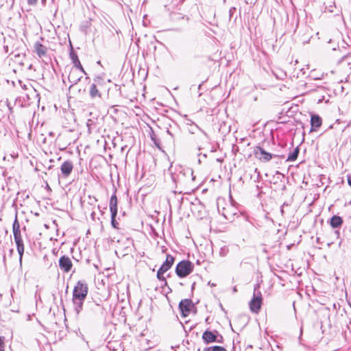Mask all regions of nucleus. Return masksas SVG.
Here are the masks:
<instances>
[{"instance_id": "28", "label": "nucleus", "mask_w": 351, "mask_h": 351, "mask_svg": "<svg viewBox=\"0 0 351 351\" xmlns=\"http://www.w3.org/2000/svg\"><path fill=\"white\" fill-rule=\"evenodd\" d=\"M4 341L5 337H0V351H4Z\"/></svg>"}, {"instance_id": "31", "label": "nucleus", "mask_w": 351, "mask_h": 351, "mask_svg": "<svg viewBox=\"0 0 351 351\" xmlns=\"http://www.w3.org/2000/svg\"><path fill=\"white\" fill-rule=\"evenodd\" d=\"M174 16H176V19H184L183 16H181L180 14H174Z\"/></svg>"}, {"instance_id": "15", "label": "nucleus", "mask_w": 351, "mask_h": 351, "mask_svg": "<svg viewBox=\"0 0 351 351\" xmlns=\"http://www.w3.org/2000/svg\"><path fill=\"white\" fill-rule=\"evenodd\" d=\"M343 222V219L337 215H333L328 221L330 226L334 229L340 228Z\"/></svg>"}, {"instance_id": "8", "label": "nucleus", "mask_w": 351, "mask_h": 351, "mask_svg": "<svg viewBox=\"0 0 351 351\" xmlns=\"http://www.w3.org/2000/svg\"><path fill=\"white\" fill-rule=\"evenodd\" d=\"M254 154L257 159L264 162L269 161L273 157L272 154L266 152L260 146H256L254 147Z\"/></svg>"}, {"instance_id": "4", "label": "nucleus", "mask_w": 351, "mask_h": 351, "mask_svg": "<svg viewBox=\"0 0 351 351\" xmlns=\"http://www.w3.org/2000/svg\"><path fill=\"white\" fill-rule=\"evenodd\" d=\"M116 189L114 194L111 196L110 199V211L111 213V225L115 229H119V223L116 220L117 215V197L116 195Z\"/></svg>"}, {"instance_id": "12", "label": "nucleus", "mask_w": 351, "mask_h": 351, "mask_svg": "<svg viewBox=\"0 0 351 351\" xmlns=\"http://www.w3.org/2000/svg\"><path fill=\"white\" fill-rule=\"evenodd\" d=\"M174 261H175V258L172 255L167 254L165 262L160 266V269H162V271L167 272L173 266Z\"/></svg>"}, {"instance_id": "25", "label": "nucleus", "mask_w": 351, "mask_h": 351, "mask_svg": "<svg viewBox=\"0 0 351 351\" xmlns=\"http://www.w3.org/2000/svg\"><path fill=\"white\" fill-rule=\"evenodd\" d=\"M14 241L16 243L17 250H20V247H24V244H23V241L22 239L14 240Z\"/></svg>"}, {"instance_id": "13", "label": "nucleus", "mask_w": 351, "mask_h": 351, "mask_svg": "<svg viewBox=\"0 0 351 351\" xmlns=\"http://www.w3.org/2000/svg\"><path fill=\"white\" fill-rule=\"evenodd\" d=\"M322 123V119L317 114H313L311 115V131H315L317 130Z\"/></svg>"}, {"instance_id": "16", "label": "nucleus", "mask_w": 351, "mask_h": 351, "mask_svg": "<svg viewBox=\"0 0 351 351\" xmlns=\"http://www.w3.org/2000/svg\"><path fill=\"white\" fill-rule=\"evenodd\" d=\"M73 306L77 314H79L82 310V306L85 299H81L78 298H72Z\"/></svg>"}, {"instance_id": "38", "label": "nucleus", "mask_w": 351, "mask_h": 351, "mask_svg": "<svg viewBox=\"0 0 351 351\" xmlns=\"http://www.w3.org/2000/svg\"><path fill=\"white\" fill-rule=\"evenodd\" d=\"M93 200H94L95 202H97V199L95 197H93Z\"/></svg>"}, {"instance_id": "24", "label": "nucleus", "mask_w": 351, "mask_h": 351, "mask_svg": "<svg viewBox=\"0 0 351 351\" xmlns=\"http://www.w3.org/2000/svg\"><path fill=\"white\" fill-rule=\"evenodd\" d=\"M12 229H13V231H15L16 230H20V224H19L16 217L15 218V220L13 223Z\"/></svg>"}, {"instance_id": "20", "label": "nucleus", "mask_w": 351, "mask_h": 351, "mask_svg": "<svg viewBox=\"0 0 351 351\" xmlns=\"http://www.w3.org/2000/svg\"><path fill=\"white\" fill-rule=\"evenodd\" d=\"M165 273V271H162V269H160L159 268L157 271L156 277L158 280H160V282H163L165 285H167V280H166L165 277L163 276V274Z\"/></svg>"}, {"instance_id": "35", "label": "nucleus", "mask_w": 351, "mask_h": 351, "mask_svg": "<svg viewBox=\"0 0 351 351\" xmlns=\"http://www.w3.org/2000/svg\"><path fill=\"white\" fill-rule=\"evenodd\" d=\"M280 213H281V214H282V215H283V214H284V210H283L282 206V207H281V208H280Z\"/></svg>"}, {"instance_id": "34", "label": "nucleus", "mask_w": 351, "mask_h": 351, "mask_svg": "<svg viewBox=\"0 0 351 351\" xmlns=\"http://www.w3.org/2000/svg\"><path fill=\"white\" fill-rule=\"evenodd\" d=\"M234 10H235L234 8H232L230 9V15H232V11H234Z\"/></svg>"}, {"instance_id": "40", "label": "nucleus", "mask_w": 351, "mask_h": 351, "mask_svg": "<svg viewBox=\"0 0 351 351\" xmlns=\"http://www.w3.org/2000/svg\"><path fill=\"white\" fill-rule=\"evenodd\" d=\"M94 215H95V213H93L91 214L92 217H94Z\"/></svg>"}, {"instance_id": "10", "label": "nucleus", "mask_w": 351, "mask_h": 351, "mask_svg": "<svg viewBox=\"0 0 351 351\" xmlns=\"http://www.w3.org/2000/svg\"><path fill=\"white\" fill-rule=\"evenodd\" d=\"M192 306V301L190 299H184L180 301L179 304V308L183 317H187Z\"/></svg>"}, {"instance_id": "3", "label": "nucleus", "mask_w": 351, "mask_h": 351, "mask_svg": "<svg viewBox=\"0 0 351 351\" xmlns=\"http://www.w3.org/2000/svg\"><path fill=\"white\" fill-rule=\"evenodd\" d=\"M83 74H86L83 68L72 67L68 75V81L70 83L69 89L82 78Z\"/></svg>"}, {"instance_id": "14", "label": "nucleus", "mask_w": 351, "mask_h": 351, "mask_svg": "<svg viewBox=\"0 0 351 351\" xmlns=\"http://www.w3.org/2000/svg\"><path fill=\"white\" fill-rule=\"evenodd\" d=\"M34 47L35 52L39 58H43L46 56L47 47L40 42H36Z\"/></svg>"}, {"instance_id": "29", "label": "nucleus", "mask_w": 351, "mask_h": 351, "mask_svg": "<svg viewBox=\"0 0 351 351\" xmlns=\"http://www.w3.org/2000/svg\"><path fill=\"white\" fill-rule=\"evenodd\" d=\"M223 210L225 211V212L223 213V215L224 216V217L226 219H230V217L228 216V213L227 212V209L226 208H223Z\"/></svg>"}, {"instance_id": "26", "label": "nucleus", "mask_w": 351, "mask_h": 351, "mask_svg": "<svg viewBox=\"0 0 351 351\" xmlns=\"http://www.w3.org/2000/svg\"><path fill=\"white\" fill-rule=\"evenodd\" d=\"M93 125H94L93 121L90 119H88L87 121L86 125L88 127L89 132H90V131L93 129Z\"/></svg>"}, {"instance_id": "18", "label": "nucleus", "mask_w": 351, "mask_h": 351, "mask_svg": "<svg viewBox=\"0 0 351 351\" xmlns=\"http://www.w3.org/2000/svg\"><path fill=\"white\" fill-rule=\"evenodd\" d=\"M69 55H70V58L74 64V66L73 67L83 68L80 63V61L78 58L77 55L73 50L71 51Z\"/></svg>"}, {"instance_id": "5", "label": "nucleus", "mask_w": 351, "mask_h": 351, "mask_svg": "<svg viewBox=\"0 0 351 351\" xmlns=\"http://www.w3.org/2000/svg\"><path fill=\"white\" fill-rule=\"evenodd\" d=\"M19 82L23 89L27 90L25 96L27 97L28 104H32L35 101H39V94L29 83L26 84H23L21 81H19Z\"/></svg>"}, {"instance_id": "1", "label": "nucleus", "mask_w": 351, "mask_h": 351, "mask_svg": "<svg viewBox=\"0 0 351 351\" xmlns=\"http://www.w3.org/2000/svg\"><path fill=\"white\" fill-rule=\"evenodd\" d=\"M262 294L260 291V286L256 285L254 288L253 298L250 300L249 305L252 312L257 313L259 312L262 304Z\"/></svg>"}, {"instance_id": "36", "label": "nucleus", "mask_w": 351, "mask_h": 351, "mask_svg": "<svg viewBox=\"0 0 351 351\" xmlns=\"http://www.w3.org/2000/svg\"><path fill=\"white\" fill-rule=\"evenodd\" d=\"M3 261L4 263H5V255H3Z\"/></svg>"}, {"instance_id": "11", "label": "nucleus", "mask_w": 351, "mask_h": 351, "mask_svg": "<svg viewBox=\"0 0 351 351\" xmlns=\"http://www.w3.org/2000/svg\"><path fill=\"white\" fill-rule=\"evenodd\" d=\"M73 264L70 258L62 256L59 259V267L64 272H69L72 268Z\"/></svg>"}, {"instance_id": "32", "label": "nucleus", "mask_w": 351, "mask_h": 351, "mask_svg": "<svg viewBox=\"0 0 351 351\" xmlns=\"http://www.w3.org/2000/svg\"><path fill=\"white\" fill-rule=\"evenodd\" d=\"M335 235H336L337 238H339V234H340V233H339V230H336L335 231Z\"/></svg>"}, {"instance_id": "33", "label": "nucleus", "mask_w": 351, "mask_h": 351, "mask_svg": "<svg viewBox=\"0 0 351 351\" xmlns=\"http://www.w3.org/2000/svg\"><path fill=\"white\" fill-rule=\"evenodd\" d=\"M168 134H169L172 138H173V134L171 133V131H169V130L167 131Z\"/></svg>"}, {"instance_id": "27", "label": "nucleus", "mask_w": 351, "mask_h": 351, "mask_svg": "<svg viewBox=\"0 0 351 351\" xmlns=\"http://www.w3.org/2000/svg\"><path fill=\"white\" fill-rule=\"evenodd\" d=\"M333 7H335V3L334 2H331L328 5H326V9L328 12H333Z\"/></svg>"}, {"instance_id": "39", "label": "nucleus", "mask_w": 351, "mask_h": 351, "mask_svg": "<svg viewBox=\"0 0 351 351\" xmlns=\"http://www.w3.org/2000/svg\"><path fill=\"white\" fill-rule=\"evenodd\" d=\"M194 287H195V283L193 284L192 289H194Z\"/></svg>"}, {"instance_id": "30", "label": "nucleus", "mask_w": 351, "mask_h": 351, "mask_svg": "<svg viewBox=\"0 0 351 351\" xmlns=\"http://www.w3.org/2000/svg\"><path fill=\"white\" fill-rule=\"evenodd\" d=\"M38 0H27V3L30 5H35L37 3Z\"/></svg>"}, {"instance_id": "17", "label": "nucleus", "mask_w": 351, "mask_h": 351, "mask_svg": "<svg viewBox=\"0 0 351 351\" xmlns=\"http://www.w3.org/2000/svg\"><path fill=\"white\" fill-rule=\"evenodd\" d=\"M89 94L92 99L101 98V94L95 83L90 86Z\"/></svg>"}, {"instance_id": "41", "label": "nucleus", "mask_w": 351, "mask_h": 351, "mask_svg": "<svg viewBox=\"0 0 351 351\" xmlns=\"http://www.w3.org/2000/svg\"><path fill=\"white\" fill-rule=\"evenodd\" d=\"M202 84H199L198 86V88L199 89L201 88Z\"/></svg>"}, {"instance_id": "22", "label": "nucleus", "mask_w": 351, "mask_h": 351, "mask_svg": "<svg viewBox=\"0 0 351 351\" xmlns=\"http://www.w3.org/2000/svg\"><path fill=\"white\" fill-rule=\"evenodd\" d=\"M24 250H25L24 247H20V250H17L18 253L19 254V265H20L21 267H22V260H23V255L24 254Z\"/></svg>"}, {"instance_id": "2", "label": "nucleus", "mask_w": 351, "mask_h": 351, "mask_svg": "<svg viewBox=\"0 0 351 351\" xmlns=\"http://www.w3.org/2000/svg\"><path fill=\"white\" fill-rule=\"evenodd\" d=\"M194 265L189 261L179 262L176 267V274L179 278L189 276L193 270Z\"/></svg>"}, {"instance_id": "7", "label": "nucleus", "mask_w": 351, "mask_h": 351, "mask_svg": "<svg viewBox=\"0 0 351 351\" xmlns=\"http://www.w3.org/2000/svg\"><path fill=\"white\" fill-rule=\"evenodd\" d=\"M202 339L206 343L223 341V337L217 330H206L202 335Z\"/></svg>"}, {"instance_id": "9", "label": "nucleus", "mask_w": 351, "mask_h": 351, "mask_svg": "<svg viewBox=\"0 0 351 351\" xmlns=\"http://www.w3.org/2000/svg\"><path fill=\"white\" fill-rule=\"evenodd\" d=\"M73 169V164L69 160H65L60 166L61 174L59 175V178H66L71 173Z\"/></svg>"}, {"instance_id": "23", "label": "nucleus", "mask_w": 351, "mask_h": 351, "mask_svg": "<svg viewBox=\"0 0 351 351\" xmlns=\"http://www.w3.org/2000/svg\"><path fill=\"white\" fill-rule=\"evenodd\" d=\"M13 234H14V240L22 239L21 230H16L15 231H13Z\"/></svg>"}, {"instance_id": "21", "label": "nucleus", "mask_w": 351, "mask_h": 351, "mask_svg": "<svg viewBox=\"0 0 351 351\" xmlns=\"http://www.w3.org/2000/svg\"><path fill=\"white\" fill-rule=\"evenodd\" d=\"M204 351H226V349L221 346H212L207 348H205Z\"/></svg>"}, {"instance_id": "6", "label": "nucleus", "mask_w": 351, "mask_h": 351, "mask_svg": "<svg viewBox=\"0 0 351 351\" xmlns=\"http://www.w3.org/2000/svg\"><path fill=\"white\" fill-rule=\"evenodd\" d=\"M88 285L86 282L79 280L74 287L73 291V298L86 299L88 294Z\"/></svg>"}, {"instance_id": "19", "label": "nucleus", "mask_w": 351, "mask_h": 351, "mask_svg": "<svg viewBox=\"0 0 351 351\" xmlns=\"http://www.w3.org/2000/svg\"><path fill=\"white\" fill-rule=\"evenodd\" d=\"M298 154H299V148L297 147L294 148L293 152H291L289 154V156L287 158V161H289V162L295 161L297 159Z\"/></svg>"}, {"instance_id": "37", "label": "nucleus", "mask_w": 351, "mask_h": 351, "mask_svg": "<svg viewBox=\"0 0 351 351\" xmlns=\"http://www.w3.org/2000/svg\"><path fill=\"white\" fill-rule=\"evenodd\" d=\"M13 252H14V250H13V249H11V250H10V254H12L13 253Z\"/></svg>"}]
</instances>
